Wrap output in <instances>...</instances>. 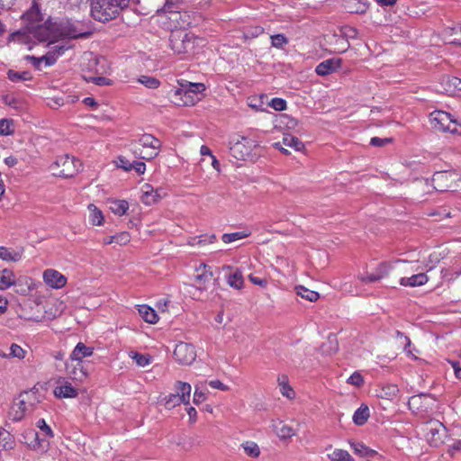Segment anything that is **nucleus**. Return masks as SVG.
I'll list each match as a JSON object with an SVG mask.
<instances>
[{
    "label": "nucleus",
    "mask_w": 461,
    "mask_h": 461,
    "mask_svg": "<svg viewBox=\"0 0 461 461\" xmlns=\"http://www.w3.org/2000/svg\"><path fill=\"white\" fill-rule=\"evenodd\" d=\"M22 19L26 24L24 29H74L75 27L71 20L65 16L52 17L42 13L35 1L23 14Z\"/></svg>",
    "instance_id": "f257e3e1"
},
{
    "label": "nucleus",
    "mask_w": 461,
    "mask_h": 461,
    "mask_svg": "<svg viewBox=\"0 0 461 461\" xmlns=\"http://www.w3.org/2000/svg\"><path fill=\"white\" fill-rule=\"evenodd\" d=\"M203 43L204 40L195 36L192 31H170L169 47L176 54H194Z\"/></svg>",
    "instance_id": "f03ea898"
},
{
    "label": "nucleus",
    "mask_w": 461,
    "mask_h": 461,
    "mask_svg": "<svg viewBox=\"0 0 461 461\" xmlns=\"http://www.w3.org/2000/svg\"><path fill=\"white\" fill-rule=\"evenodd\" d=\"M129 3L130 0H91V14L95 20L105 23L115 18Z\"/></svg>",
    "instance_id": "7ed1b4c3"
},
{
    "label": "nucleus",
    "mask_w": 461,
    "mask_h": 461,
    "mask_svg": "<svg viewBox=\"0 0 461 461\" xmlns=\"http://www.w3.org/2000/svg\"><path fill=\"white\" fill-rule=\"evenodd\" d=\"M230 154L237 159L253 160L257 157V153H253L259 145L255 140L244 136H238L230 142Z\"/></svg>",
    "instance_id": "20e7f679"
},
{
    "label": "nucleus",
    "mask_w": 461,
    "mask_h": 461,
    "mask_svg": "<svg viewBox=\"0 0 461 461\" xmlns=\"http://www.w3.org/2000/svg\"><path fill=\"white\" fill-rule=\"evenodd\" d=\"M82 167L79 160L65 154L58 157L50 168L53 176L69 178L76 176Z\"/></svg>",
    "instance_id": "39448f33"
},
{
    "label": "nucleus",
    "mask_w": 461,
    "mask_h": 461,
    "mask_svg": "<svg viewBox=\"0 0 461 461\" xmlns=\"http://www.w3.org/2000/svg\"><path fill=\"white\" fill-rule=\"evenodd\" d=\"M205 90V86L203 83H191L185 82L180 84V87L174 90V96L179 99L182 104L180 105H194L199 100L198 95Z\"/></svg>",
    "instance_id": "423d86ee"
},
{
    "label": "nucleus",
    "mask_w": 461,
    "mask_h": 461,
    "mask_svg": "<svg viewBox=\"0 0 461 461\" xmlns=\"http://www.w3.org/2000/svg\"><path fill=\"white\" fill-rule=\"evenodd\" d=\"M173 5H166L162 9H158L157 14L152 15L149 19L151 26H158L166 29H177L176 24L180 18V14L176 11H172Z\"/></svg>",
    "instance_id": "0eeeda50"
},
{
    "label": "nucleus",
    "mask_w": 461,
    "mask_h": 461,
    "mask_svg": "<svg viewBox=\"0 0 461 461\" xmlns=\"http://www.w3.org/2000/svg\"><path fill=\"white\" fill-rule=\"evenodd\" d=\"M53 31H14L11 37L13 40H18L23 43H30L32 39L38 42H48V45L54 44L56 41L51 39Z\"/></svg>",
    "instance_id": "6e6552de"
},
{
    "label": "nucleus",
    "mask_w": 461,
    "mask_h": 461,
    "mask_svg": "<svg viewBox=\"0 0 461 461\" xmlns=\"http://www.w3.org/2000/svg\"><path fill=\"white\" fill-rule=\"evenodd\" d=\"M425 438L431 447H438L444 442L446 427L438 420H430L425 426Z\"/></svg>",
    "instance_id": "1a4fd4ad"
},
{
    "label": "nucleus",
    "mask_w": 461,
    "mask_h": 461,
    "mask_svg": "<svg viewBox=\"0 0 461 461\" xmlns=\"http://www.w3.org/2000/svg\"><path fill=\"white\" fill-rule=\"evenodd\" d=\"M436 399L430 393H420L410 397L408 406L413 413L429 412L433 409Z\"/></svg>",
    "instance_id": "9d476101"
},
{
    "label": "nucleus",
    "mask_w": 461,
    "mask_h": 461,
    "mask_svg": "<svg viewBox=\"0 0 461 461\" xmlns=\"http://www.w3.org/2000/svg\"><path fill=\"white\" fill-rule=\"evenodd\" d=\"M429 122L431 126L437 131L449 132H455L456 131V127H451L452 124H456V121L447 112L434 111L429 114Z\"/></svg>",
    "instance_id": "9b49d317"
},
{
    "label": "nucleus",
    "mask_w": 461,
    "mask_h": 461,
    "mask_svg": "<svg viewBox=\"0 0 461 461\" xmlns=\"http://www.w3.org/2000/svg\"><path fill=\"white\" fill-rule=\"evenodd\" d=\"M173 355L176 361L181 365H191L196 357L194 347L185 342L176 344Z\"/></svg>",
    "instance_id": "f8f14e48"
},
{
    "label": "nucleus",
    "mask_w": 461,
    "mask_h": 461,
    "mask_svg": "<svg viewBox=\"0 0 461 461\" xmlns=\"http://www.w3.org/2000/svg\"><path fill=\"white\" fill-rule=\"evenodd\" d=\"M68 375L75 381L83 382L88 376V369L83 360H70L66 364Z\"/></svg>",
    "instance_id": "ddd939ff"
},
{
    "label": "nucleus",
    "mask_w": 461,
    "mask_h": 461,
    "mask_svg": "<svg viewBox=\"0 0 461 461\" xmlns=\"http://www.w3.org/2000/svg\"><path fill=\"white\" fill-rule=\"evenodd\" d=\"M456 174L449 171L436 172L432 177L434 188L438 192H446L452 188Z\"/></svg>",
    "instance_id": "4468645a"
},
{
    "label": "nucleus",
    "mask_w": 461,
    "mask_h": 461,
    "mask_svg": "<svg viewBox=\"0 0 461 461\" xmlns=\"http://www.w3.org/2000/svg\"><path fill=\"white\" fill-rule=\"evenodd\" d=\"M12 285L16 293L26 294L27 289L20 284V279L15 278L14 273L11 269H2V290L7 289Z\"/></svg>",
    "instance_id": "2eb2a0df"
},
{
    "label": "nucleus",
    "mask_w": 461,
    "mask_h": 461,
    "mask_svg": "<svg viewBox=\"0 0 461 461\" xmlns=\"http://www.w3.org/2000/svg\"><path fill=\"white\" fill-rule=\"evenodd\" d=\"M43 280L46 285L54 289L62 288L67 284V277L64 275L50 268L43 272Z\"/></svg>",
    "instance_id": "dca6fc26"
},
{
    "label": "nucleus",
    "mask_w": 461,
    "mask_h": 461,
    "mask_svg": "<svg viewBox=\"0 0 461 461\" xmlns=\"http://www.w3.org/2000/svg\"><path fill=\"white\" fill-rule=\"evenodd\" d=\"M222 271L225 273L228 285L235 289H240L243 286L244 281L241 271L240 269H233L231 266L222 267Z\"/></svg>",
    "instance_id": "f3484780"
},
{
    "label": "nucleus",
    "mask_w": 461,
    "mask_h": 461,
    "mask_svg": "<svg viewBox=\"0 0 461 461\" xmlns=\"http://www.w3.org/2000/svg\"><path fill=\"white\" fill-rule=\"evenodd\" d=\"M391 268L392 266L390 264L382 262L378 265L374 273L360 276L359 279L362 283H373L379 281L389 275Z\"/></svg>",
    "instance_id": "a211bd4d"
},
{
    "label": "nucleus",
    "mask_w": 461,
    "mask_h": 461,
    "mask_svg": "<svg viewBox=\"0 0 461 461\" xmlns=\"http://www.w3.org/2000/svg\"><path fill=\"white\" fill-rule=\"evenodd\" d=\"M341 65L339 59H329L321 62L315 68L319 76H327L335 72Z\"/></svg>",
    "instance_id": "6ab92c4d"
},
{
    "label": "nucleus",
    "mask_w": 461,
    "mask_h": 461,
    "mask_svg": "<svg viewBox=\"0 0 461 461\" xmlns=\"http://www.w3.org/2000/svg\"><path fill=\"white\" fill-rule=\"evenodd\" d=\"M29 411H31V409L26 404H21V397L18 396L10 408L8 419L14 421H20Z\"/></svg>",
    "instance_id": "aec40b11"
},
{
    "label": "nucleus",
    "mask_w": 461,
    "mask_h": 461,
    "mask_svg": "<svg viewBox=\"0 0 461 461\" xmlns=\"http://www.w3.org/2000/svg\"><path fill=\"white\" fill-rule=\"evenodd\" d=\"M59 383L60 384L54 390V393L58 398H74L77 396V390L70 383L65 379L59 380Z\"/></svg>",
    "instance_id": "412c9836"
},
{
    "label": "nucleus",
    "mask_w": 461,
    "mask_h": 461,
    "mask_svg": "<svg viewBox=\"0 0 461 461\" xmlns=\"http://www.w3.org/2000/svg\"><path fill=\"white\" fill-rule=\"evenodd\" d=\"M161 198L158 189H154L150 185L146 184L142 187L141 202L146 205H151Z\"/></svg>",
    "instance_id": "4be33fe9"
},
{
    "label": "nucleus",
    "mask_w": 461,
    "mask_h": 461,
    "mask_svg": "<svg viewBox=\"0 0 461 461\" xmlns=\"http://www.w3.org/2000/svg\"><path fill=\"white\" fill-rule=\"evenodd\" d=\"M23 254L22 247L6 248L2 246V260L8 262H17L21 260Z\"/></svg>",
    "instance_id": "5701e85b"
},
{
    "label": "nucleus",
    "mask_w": 461,
    "mask_h": 461,
    "mask_svg": "<svg viewBox=\"0 0 461 461\" xmlns=\"http://www.w3.org/2000/svg\"><path fill=\"white\" fill-rule=\"evenodd\" d=\"M134 145L141 148L159 149L161 142L151 134H143L138 140H135Z\"/></svg>",
    "instance_id": "b1692460"
},
{
    "label": "nucleus",
    "mask_w": 461,
    "mask_h": 461,
    "mask_svg": "<svg viewBox=\"0 0 461 461\" xmlns=\"http://www.w3.org/2000/svg\"><path fill=\"white\" fill-rule=\"evenodd\" d=\"M94 353V348L87 347L82 342H78L72 351L69 360H82L83 357H90Z\"/></svg>",
    "instance_id": "393cba45"
},
{
    "label": "nucleus",
    "mask_w": 461,
    "mask_h": 461,
    "mask_svg": "<svg viewBox=\"0 0 461 461\" xmlns=\"http://www.w3.org/2000/svg\"><path fill=\"white\" fill-rule=\"evenodd\" d=\"M429 278L426 274L419 273L411 276V277H402L400 279V285L403 286H420L428 282Z\"/></svg>",
    "instance_id": "a878e982"
},
{
    "label": "nucleus",
    "mask_w": 461,
    "mask_h": 461,
    "mask_svg": "<svg viewBox=\"0 0 461 461\" xmlns=\"http://www.w3.org/2000/svg\"><path fill=\"white\" fill-rule=\"evenodd\" d=\"M27 350L23 349L20 345L12 343L7 349V352H2L4 358H17L22 360L25 357Z\"/></svg>",
    "instance_id": "bb28decb"
},
{
    "label": "nucleus",
    "mask_w": 461,
    "mask_h": 461,
    "mask_svg": "<svg viewBox=\"0 0 461 461\" xmlns=\"http://www.w3.org/2000/svg\"><path fill=\"white\" fill-rule=\"evenodd\" d=\"M138 311H139V314L140 315V317L146 322H149L151 324L158 322V317L156 311L153 308L144 304V305H140Z\"/></svg>",
    "instance_id": "cd10ccee"
},
{
    "label": "nucleus",
    "mask_w": 461,
    "mask_h": 461,
    "mask_svg": "<svg viewBox=\"0 0 461 461\" xmlns=\"http://www.w3.org/2000/svg\"><path fill=\"white\" fill-rule=\"evenodd\" d=\"M19 396L21 397V404H26L31 410L40 402V399L37 395V393L34 391H23Z\"/></svg>",
    "instance_id": "c85d7f7f"
},
{
    "label": "nucleus",
    "mask_w": 461,
    "mask_h": 461,
    "mask_svg": "<svg viewBox=\"0 0 461 461\" xmlns=\"http://www.w3.org/2000/svg\"><path fill=\"white\" fill-rule=\"evenodd\" d=\"M176 393H178L181 399H183L184 404H189L191 393L190 384L177 381L176 384Z\"/></svg>",
    "instance_id": "c756f323"
},
{
    "label": "nucleus",
    "mask_w": 461,
    "mask_h": 461,
    "mask_svg": "<svg viewBox=\"0 0 461 461\" xmlns=\"http://www.w3.org/2000/svg\"><path fill=\"white\" fill-rule=\"evenodd\" d=\"M456 84L459 78L456 77H444L441 83L443 90L450 95H456Z\"/></svg>",
    "instance_id": "7c9ffc66"
},
{
    "label": "nucleus",
    "mask_w": 461,
    "mask_h": 461,
    "mask_svg": "<svg viewBox=\"0 0 461 461\" xmlns=\"http://www.w3.org/2000/svg\"><path fill=\"white\" fill-rule=\"evenodd\" d=\"M206 267V265L201 264L199 267L196 268L197 274L194 276V281L200 290L203 289L202 285L208 282L212 276V273H208Z\"/></svg>",
    "instance_id": "2f4dec72"
},
{
    "label": "nucleus",
    "mask_w": 461,
    "mask_h": 461,
    "mask_svg": "<svg viewBox=\"0 0 461 461\" xmlns=\"http://www.w3.org/2000/svg\"><path fill=\"white\" fill-rule=\"evenodd\" d=\"M369 418V409L366 405H361L353 415L355 424L361 426L365 424Z\"/></svg>",
    "instance_id": "473e14b6"
},
{
    "label": "nucleus",
    "mask_w": 461,
    "mask_h": 461,
    "mask_svg": "<svg viewBox=\"0 0 461 461\" xmlns=\"http://www.w3.org/2000/svg\"><path fill=\"white\" fill-rule=\"evenodd\" d=\"M134 154L138 155L140 158L149 160L156 158L158 155V149L141 148L134 145Z\"/></svg>",
    "instance_id": "72a5a7b5"
},
{
    "label": "nucleus",
    "mask_w": 461,
    "mask_h": 461,
    "mask_svg": "<svg viewBox=\"0 0 461 461\" xmlns=\"http://www.w3.org/2000/svg\"><path fill=\"white\" fill-rule=\"evenodd\" d=\"M278 385L280 386V392L284 396L287 398H293L294 392L288 384V377L285 375H280L277 378Z\"/></svg>",
    "instance_id": "f704fd0d"
},
{
    "label": "nucleus",
    "mask_w": 461,
    "mask_h": 461,
    "mask_svg": "<svg viewBox=\"0 0 461 461\" xmlns=\"http://www.w3.org/2000/svg\"><path fill=\"white\" fill-rule=\"evenodd\" d=\"M28 434L34 439V441L31 443L33 449L46 451L49 443L45 438H40L38 432L35 430H30Z\"/></svg>",
    "instance_id": "c9c22d12"
},
{
    "label": "nucleus",
    "mask_w": 461,
    "mask_h": 461,
    "mask_svg": "<svg viewBox=\"0 0 461 461\" xmlns=\"http://www.w3.org/2000/svg\"><path fill=\"white\" fill-rule=\"evenodd\" d=\"M7 77L10 81L14 83L28 81L32 78V74L29 71L18 72L13 69L8 70Z\"/></svg>",
    "instance_id": "e433bc0d"
},
{
    "label": "nucleus",
    "mask_w": 461,
    "mask_h": 461,
    "mask_svg": "<svg viewBox=\"0 0 461 461\" xmlns=\"http://www.w3.org/2000/svg\"><path fill=\"white\" fill-rule=\"evenodd\" d=\"M295 290L299 296L308 300L309 302H316L320 297L317 292L310 290L303 285L296 286Z\"/></svg>",
    "instance_id": "4c0bfd02"
},
{
    "label": "nucleus",
    "mask_w": 461,
    "mask_h": 461,
    "mask_svg": "<svg viewBox=\"0 0 461 461\" xmlns=\"http://www.w3.org/2000/svg\"><path fill=\"white\" fill-rule=\"evenodd\" d=\"M110 203L112 212L118 215H123L129 208V204L125 200H113Z\"/></svg>",
    "instance_id": "58836bf2"
},
{
    "label": "nucleus",
    "mask_w": 461,
    "mask_h": 461,
    "mask_svg": "<svg viewBox=\"0 0 461 461\" xmlns=\"http://www.w3.org/2000/svg\"><path fill=\"white\" fill-rule=\"evenodd\" d=\"M283 143L287 147L294 148L296 151H300L304 148V144L298 138L290 134L284 136Z\"/></svg>",
    "instance_id": "ea45409f"
},
{
    "label": "nucleus",
    "mask_w": 461,
    "mask_h": 461,
    "mask_svg": "<svg viewBox=\"0 0 461 461\" xmlns=\"http://www.w3.org/2000/svg\"><path fill=\"white\" fill-rule=\"evenodd\" d=\"M17 127V122L14 119H2V136H8L14 133Z\"/></svg>",
    "instance_id": "a19ab883"
},
{
    "label": "nucleus",
    "mask_w": 461,
    "mask_h": 461,
    "mask_svg": "<svg viewBox=\"0 0 461 461\" xmlns=\"http://www.w3.org/2000/svg\"><path fill=\"white\" fill-rule=\"evenodd\" d=\"M328 456L331 461H354L349 453L343 449H335Z\"/></svg>",
    "instance_id": "79ce46f5"
},
{
    "label": "nucleus",
    "mask_w": 461,
    "mask_h": 461,
    "mask_svg": "<svg viewBox=\"0 0 461 461\" xmlns=\"http://www.w3.org/2000/svg\"><path fill=\"white\" fill-rule=\"evenodd\" d=\"M76 32L77 31H61V35L68 40L87 39L91 37L93 31H84L79 33Z\"/></svg>",
    "instance_id": "37998d69"
},
{
    "label": "nucleus",
    "mask_w": 461,
    "mask_h": 461,
    "mask_svg": "<svg viewBox=\"0 0 461 461\" xmlns=\"http://www.w3.org/2000/svg\"><path fill=\"white\" fill-rule=\"evenodd\" d=\"M276 432L281 438H288L294 435L293 428L282 422L276 426Z\"/></svg>",
    "instance_id": "c03bdc74"
},
{
    "label": "nucleus",
    "mask_w": 461,
    "mask_h": 461,
    "mask_svg": "<svg viewBox=\"0 0 461 461\" xmlns=\"http://www.w3.org/2000/svg\"><path fill=\"white\" fill-rule=\"evenodd\" d=\"M245 453L252 457H258L260 455V449L258 444L252 441H246L241 445Z\"/></svg>",
    "instance_id": "a18cd8bd"
},
{
    "label": "nucleus",
    "mask_w": 461,
    "mask_h": 461,
    "mask_svg": "<svg viewBox=\"0 0 461 461\" xmlns=\"http://www.w3.org/2000/svg\"><path fill=\"white\" fill-rule=\"evenodd\" d=\"M216 240V237L214 234L212 235H201L198 237H194L191 239V241L189 242L192 246H202L205 245L207 243H212Z\"/></svg>",
    "instance_id": "49530a36"
},
{
    "label": "nucleus",
    "mask_w": 461,
    "mask_h": 461,
    "mask_svg": "<svg viewBox=\"0 0 461 461\" xmlns=\"http://www.w3.org/2000/svg\"><path fill=\"white\" fill-rule=\"evenodd\" d=\"M249 233L246 231H238L233 233H224L221 240L224 243H230L238 240L249 237Z\"/></svg>",
    "instance_id": "de8ad7c7"
},
{
    "label": "nucleus",
    "mask_w": 461,
    "mask_h": 461,
    "mask_svg": "<svg viewBox=\"0 0 461 461\" xmlns=\"http://www.w3.org/2000/svg\"><path fill=\"white\" fill-rule=\"evenodd\" d=\"M138 81L148 88L156 89L159 86L160 82L154 77L140 76Z\"/></svg>",
    "instance_id": "09e8293b"
},
{
    "label": "nucleus",
    "mask_w": 461,
    "mask_h": 461,
    "mask_svg": "<svg viewBox=\"0 0 461 461\" xmlns=\"http://www.w3.org/2000/svg\"><path fill=\"white\" fill-rule=\"evenodd\" d=\"M2 441L4 443L2 444V447L4 449H13L15 446V440L13 435H11L8 431L5 430L2 428Z\"/></svg>",
    "instance_id": "8fccbe9b"
},
{
    "label": "nucleus",
    "mask_w": 461,
    "mask_h": 461,
    "mask_svg": "<svg viewBox=\"0 0 461 461\" xmlns=\"http://www.w3.org/2000/svg\"><path fill=\"white\" fill-rule=\"evenodd\" d=\"M181 403H184V401L176 393H170L168 396L165 397V406L169 410L180 405Z\"/></svg>",
    "instance_id": "3c124183"
},
{
    "label": "nucleus",
    "mask_w": 461,
    "mask_h": 461,
    "mask_svg": "<svg viewBox=\"0 0 461 461\" xmlns=\"http://www.w3.org/2000/svg\"><path fill=\"white\" fill-rule=\"evenodd\" d=\"M91 210V221L94 225H101L104 221L103 213L100 210H98L95 205L91 204L89 206Z\"/></svg>",
    "instance_id": "603ef678"
},
{
    "label": "nucleus",
    "mask_w": 461,
    "mask_h": 461,
    "mask_svg": "<svg viewBox=\"0 0 461 461\" xmlns=\"http://www.w3.org/2000/svg\"><path fill=\"white\" fill-rule=\"evenodd\" d=\"M132 358L136 361L140 366H146L150 363V357L149 355H143L138 352H132Z\"/></svg>",
    "instance_id": "864d4df0"
},
{
    "label": "nucleus",
    "mask_w": 461,
    "mask_h": 461,
    "mask_svg": "<svg viewBox=\"0 0 461 461\" xmlns=\"http://www.w3.org/2000/svg\"><path fill=\"white\" fill-rule=\"evenodd\" d=\"M2 101L9 107L14 108L15 110H18L22 105V103L20 100L16 99L14 96L9 95L3 96Z\"/></svg>",
    "instance_id": "5fc2aeb1"
},
{
    "label": "nucleus",
    "mask_w": 461,
    "mask_h": 461,
    "mask_svg": "<svg viewBox=\"0 0 461 461\" xmlns=\"http://www.w3.org/2000/svg\"><path fill=\"white\" fill-rule=\"evenodd\" d=\"M288 42L284 34H276L271 36V44L276 48H283Z\"/></svg>",
    "instance_id": "6e6d98bb"
},
{
    "label": "nucleus",
    "mask_w": 461,
    "mask_h": 461,
    "mask_svg": "<svg viewBox=\"0 0 461 461\" xmlns=\"http://www.w3.org/2000/svg\"><path fill=\"white\" fill-rule=\"evenodd\" d=\"M346 8L350 13L364 12V5H359V3L357 0H348L346 2Z\"/></svg>",
    "instance_id": "4d7b16f0"
},
{
    "label": "nucleus",
    "mask_w": 461,
    "mask_h": 461,
    "mask_svg": "<svg viewBox=\"0 0 461 461\" xmlns=\"http://www.w3.org/2000/svg\"><path fill=\"white\" fill-rule=\"evenodd\" d=\"M113 240H115L116 244L122 246V245H126L128 242H130L131 236H130L129 232L122 231V232L113 235Z\"/></svg>",
    "instance_id": "13d9d810"
},
{
    "label": "nucleus",
    "mask_w": 461,
    "mask_h": 461,
    "mask_svg": "<svg viewBox=\"0 0 461 461\" xmlns=\"http://www.w3.org/2000/svg\"><path fill=\"white\" fill-rule=\"evenodd\" d=\"M269 105L276 111H284L286 109V102L282 98H273Z\"/></svg>",
    "instance_id": "bf43d9fd"
},
{
    "label": "nucleus",
    "mask_w": 461,
    "mask_h": 461,
    "mask_svg": "<svg viewBox=\"0 0 461 461\" xmlns=\"http://www.w3.org/2000/svg\"><path fill=\"white\" fill-rule=\"evenodd\" d=\"M347 382L350 384L360 387L364 384V379L360 373L355 372L348 378Z\"/></svg>",
    "instance_id": "052dcab7"
},
{
    "label": "nucleus",
    "mask_w": 461,
    "mask_h": 461,
    "mask_svg": "<svg viewBox=\"0 0 461 461\" xmlns=\"http://www.w3.org/2000/svg\"><path fill=\"white\" fill-rule=\"evenodd\" d=\"M206 399L205 393L201 390L198 384L195 385V390L194 393L193 402L194 404H200L204 402Z\"/></svg>",
    "instance_id": "680f3d73"
},
{
    "label": "nucleus",
    "mask_w": 461,
    "mask_h": 461,
    "mask_svg": "<svg viewBox=\"0 0 461 461\" xmlns=\"http://www.w3.org/2000/svg\"><path fill=\"white\" fill-rule=\"evenodd\" d=\"M117 167L122 168L125 171H130L132 169V162H130L125 157H119L116 162Z\"/></svg>",
    "instance_id": "e2e57ef3"
},
{
    "label": "nucleus",
    "mask_w": 461,
    "mask_h": 461,
    "mask_svg": "<svg viewBox=\"0 0 461 461\" xmlns=\"http://www.w3.org/2000/svg\"><path fill=\"white\" fill-rule=\"evenodd\" d=\"M41 63H44L45 66L50 67L56 63V53L55 52H47V54L41 57Z\"/></svg>",
    "instance_id": "0e129e2a"
},
{
    "label": "nucleus",
    "mask_w": 461,
    "mask_h": 461,
    "mask_svg": "<svg viewBox=\"0 0 461 461\" xmlns=\"http://www.w3.org/2000/svg\"><path fill=\"white\" fill-rule=\"evenodd\" d=\"M393 141L392 138H379V137H373L370 140V144L375 147H383L385 146L388 143H391Z\"/></svg>",
    "instance_id": "69168bd1"
},
{
    "label": "nucleus",
    "mask_w": 461,
    "mask_h": 461,
    "mask_svg": "<svg viewBox=\"0 0 461 461\" xmlns=\"http://www.w3.org/2000/svg\"><path fill=\"white\" fill-rule=\"evenodd\" d=\"M37 427L44 433V436H48L52 438L53 432L49 425L46 424L43 419H41L37 421Z\"/></svg>",
    "instance_id": "338daca9"
},
{
    "label": "nucleus",
    "mask_w": 461,
    "mask_h": 461,
    "mask_svg": "<svg viewBox=\"0 0 461 461\" xmlns=\"http://www.w3.org/2000/svg\"><path fill=\"white\" fill-rule=\"evenodd\" d=\"M70 46H68L66 44H56L53 47L50 48V50L48 52H55L56 53V59L59 56L62 55L66 50L69 49Z\"/></svg>",
    "instance_id": "774afa93"
}]
</instances>
